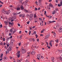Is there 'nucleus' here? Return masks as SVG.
<instances>
[{
    "label": "nucleus",
    "mask_w": 62,
    "mask_h": 62,
    "mask_svg": "<svg viewBox=\"0 0 62 62\" xmlns=\"http://www.w3.org/2000/svg\"><path fill=\"white\" fill-rule=\"evenodd\" d=\"M32 41H33V42H34V41H35V39H34V38L32 39Z\"/></svg>",
    "instance_id": "473e14b6"
},
{
    "label": "nucleus",
    "mask_w": 62,
    "mask_h": 62,
    "mask_svg": "<svg viewBox=\"0 0 62 62\" xmlns=\"http://www.w3.org/2000/svg\"><path fill=\"white\" fill-rule=\"evenodd\" d=\"M32 38H31L29 39V40L30 41L32 42Z\"/></svg>",
    "instance_id": "b1692460"
},
{
    "label": "nucleus",
    "mask_w": 62,
    "mask_h": 62,
    "mask_svg": "<svg viewBox=\"0 0 62 62\" xmlns=\"http://www.w3.org/2000/svg\"><path fill=\"white\" fill-rule=\"evenodd\" d=\"M20 57V54H18L17 57L19 58V57Z\"/></svg>",
    "instance_id": "4be33fe9"
},
{
    "label": "nucleus",
    "mask_w": 62,
    "mask_h": 62,
    "mask_svg": "<svg viewBox=\"0 0 62 62\" xmlns=\"http://www.w3.org/2000/svg\"><path fill=\"white\" fill-rule=\"evenodd\" d=\"M29 19L31 21L32 20V17H29Z\"/></svg>",
    "instance_id": "aec40b11"
},
{
    "label": "nucleus",
    "mask_w": 62,
    "mask_h": 62,
    "mask_svg": "<svg viewBox=\"0 0 62 62\" xmlns=\"http://www.w3.org/2000/svg\"><path fill=\"white\" fill-rule=\"evenodd\" d=\"M2 24H1L0 25V28H2Z\"/></svg>",
    "instance_id": "72a5a7b5"
},
{
    "label": "nucleus",
    "mask_w": 62,
    "mask_h": 62,
    "mask_svg": "<svg viewBox=\"0 0 62 62\" xmlns=\"http://www.w3.org/2000/svg\"><path fill=\"white\" fill-rule=\"evenodd\" d=\"M18 26H20V24L19 23L18 24Z\"/></svg>",
    "instance_id": "052dcab7"
},
{
    "label": "nucleus",
    "mask_w": 62,
    "mask_h": 62,
    "mask_svg": "<svg viewBox=\"0 0 62 62\" xmlns=\"http://www.w3.org/2000/svg\"><path fill=\"white\" fill-rule=\"evenodd\" d=\"M3 41H5V38H3Z\"/></svg>",
    "instance_id": "49530a36"
},
{
    "label": "nucleus",
    "mask_w": 62,
    "mask_h": 62,
    "mask_svg": "<svg viewBox=\"0 0 62 62\" xmlns=\"http://www.w3.org/2000/svg\"><path fill=\"white\" fill-rule=\"evenodd\" d=\"M49 6H50V7H51V8H54V6H53V5L51 4V3H50L49 4Z\"/></svg>",
    "instance_id": "1a4fd4ad"
},
{
    "label": "nucleus",
    "mask_w": 62,
    "mask_h": 62,
    "mask_svg": "<svg viewBox=\"0 0 62 62\" xmlns=\"http://www.w3.org/2000/svg\"><path fill=\"white\" fill-rule=\"evenodd\" d=\"M21 51L23 54H24V53H25V50H24L23 49L21 48Z\"/></svg>",
    "instance_id": "f257e3e1"
},
{
    "label": "nucleus",
    "mask_w": 62,
    "mask_h": 62,
    "mask_svg": "<svg viewBox=\"0 0 62 62\" xmlns=\"http://www.w3.org/2000/svg\"><path fill=\"white\" fill-rule=\"evenodd\" d=\"M8 13H9L10 12V10H9L8 11Z\"/></svg>",
    "instance_id": "8fccbe9b"
},
{
    "label": "nucleus",
    "mask_w": 62,
    "mask_h": 62,
    "mask_svg": "<svg viewBox=\"0 0 62 62\" xmlns=\"http://www.w3.org/2000/svg\"><path fill=\"white\" fill-rule=\"evenodd\" d=\"M56 13V12L55 11V10H54L53 12L52 13V14L54 15V14Z\"/></svg>",
    "instance_id": "f8f14e48"
},
{
    "label": "nucleus",
    "mask_w": 62,
    "mask_h": 62,
    "mask_svg": "<svg viewBox=\"0 0 62 62\" xmlns=\"http://www.w3.org/2000/svg\"><path fill=\"white\" fill-rule=\"evenodd\" d=\"M20 53V51H17V53H16V54H19Z\"/></svg>",
    "instance_id": "412c9836"
},
{
    "label": "nucleus",
    "mask_w": 62,
    "mask_h": 62,
    "mask_svg": "<svg viewBox=\"0 0 62 62\" xmlns=\"http://www.w3.org/2000/svg\"><path fill=\"white\" fill-rule=\"evenodd\" d=\"M44 32V31H41V33H43Z\"/></svg>",
    "instance_id": "69168bd1"
},
{
    "label": "nucleus",
    "mask_w": 62,
    "mask_h": 62,
    "mask_svg": "<svg viewBox=\"0 0 62 62\" xmlns=\"http://www.w3.org/2000/svg\"><path fill=\"white\" fill-rule=\"evenodd\" d=\"M9 25H10V24H11V26H13V25H14V23L13 22H12L11 23V22H9Z\"/></svg>",
    "instance_id": "7ed1b4c3"
},
{
    "label": "nucleus",
    "mask_w": 62,
    "mask_h": 62,
    "mask_svg": "<svg viewBox=\"0 0 62 62\" xmlns=\"http://www.w3.org/2000/svg\"><path fill=\"white\" fill-rule=\"evenodd\" d=\"M9 43H8L7 45V46H8V47H9Z\"/></svg>",
    "instance_id": "4c0bfd02"
},
{
    "label": "nucleus",
    "mask_w": 62,
    "mask_h": 62,
    "mask_svg": "<svg viewBox=\"0 0 62 62\" xmlns=\"http://www.w3.org/2000/svg\"><path fill=\"white\" fill-rule=\"evenodd\" d=\"M45 12V13L44 14V15H45V14H46V11H44Z\"/></svg>",
    "instance_id": "37998d69"
},
{
    "label": "nucleus",
    "mask_w": 62,
    "mask_h": 62,
    "mask_svg": "<svg viewBox=\"0 0 62 62\" xmlns=\"http://www.w3.org/2000/svg\"><path fill=\"white\" fill-rule=\"evenodd\" d=\"M10 32H12V29H11L10 30Z\"/></svg>",
    "instance_id": "c9c22d12"
},
{
    "label": "nucleus",
    "mask_w": 62,
    "mask_h": 62,
    "mask_svg": "<svg viewBox=\"0 0 62 62\" xmlns=\"http://www.w3.org/2000/svg\"><path fill=\"white\" fill-rule=\"evenodd\" d=\"M36 31H34L33 33V34H36Z\"/></svg>",
    "instance_id": "58836bf2"
},
{
    "label": "nucleus",
    "mask_w": 62,
    "mask_h": 62,
    "mask_svg": "<svg viewBox=\"0 0 62 62\" xmlns=\"http://www.w3.org/2000/svg\"><path fill=\"white\" fill-rule=\"evenodd\" d=\"M6 14H9V13L8 12H6Z\"/></svg>",
    "instance_id": "3c124183"
},
{
    "label": "nucleus",
    "mask_w": 62,
    "mask_h": 62,
    "mask_svg": "<svg viewBox=\"0 0 62 62\" xmlns=\"http://www.w3.org/2000/svg\"><path fill=\"white\" fill-rule=\"evenodd\" d=\"M25 32L26 33H27V31H25Z\"/></svg>",
    "instance_id": "0e129e2a"
},
{
    "label": "nucleus",
    "mask_w": 62,
    "mask_h": 62,
    "mask_svg": "<svg viewBox=\"0 0 62 62\" xmlns=\"http://www.w3.org/2000/svg\"><path fill=\"white\" fill-rule=\"evenodd\" d=\"M52 61V62H54V57H52L51 58Z\"/></svg>",
    "instance_id": "0eeeda50"
},
{
    "label": "nucleus",
    "mask_w": 62,
    "mask_h": 62,
    "mask_svg": "<svg viewBox=\"0 0 62 62\" xmlns=\"http://www.w3.org/2000/svg\"><path fill=\"white\" fill-rule=\"evenodd\" d=\"M26 16L27 17H28V16H29V15H28V14H27L26 15Z\"/></svg>",
    "instance_id": "e433bc0d"
},
{
    "label": "nucleus",
    "mask_w": 62,
    "mask_h": 62,
    "mask_svg": "<svg viewBox=\"0 0 62 62\" xmlns=\"http://www.w3.org/2000/svg\"><path fill=\"white\" fill-rule=\"evenodd\" d=\"M37 41H38V42H39V39H37Z\"/></svg>",
    "instance_id": "6e6d98bb"
},
{
    "label": "nucleus",
    "mask_w": 62,
    "mask_h": 62,
    "mask_svg": "<svg viewBox=\"0 0 62 62\" xmlns=\"http://www.w3.org/2000/svg\"><path fill=\"white\" fill-rule=\"evenodd\" d=\"M27 23L28 24H29V22H27Z\"/></svg>",
    "instance_id": "774afa93"
},
{
    "label": "nucleus",
    "mask_w": 62,
    "mask_h": 62,
    "mask_svg": "<svg viewBox=\"0 0 62 62\" xmlns=\"http://www.w3.org/2000/svg\"><path fill=\"white\" fill-rule=\"evenodd\" d=\"M62 31V27H61L59 29V32L60 33Z\"/></svg>",
    "instance_id": "f03ea898"
},
{
    "label": "nucleus",
    "mask_w": 62,
    "mask_h": 62,
    "mask_svg": "<svg viewBox=\"0 0 62 62\" xmlns=\"http://www.w3.org/2000/svg\"><path fill=\"white\" fill-rule=\"evenodd\" d=\"M28 2V0H26L25 1V2L27 3Z\"/></svg>",
    "instance_id": "c85d7f7f"
},
{
    "label": "nucleus",
    "mask_w": 62,
    "mask_h": 62,
    "mask_svg": "<svg viewBox=\"0 0 62 62\" xmlns=\"http://www.w3.org/2000/svg\"><path fill=\"white\" fill-rule=\"evenodd\" d=\"M36 17H37V16H36V14H35L34 16V18H36Z\"/></svg>",
    "instance_id": "6ab92c4d"
},
{
    "label": "nucleus",
    "mask_w": 62,
    "mask_h": 62,
    "mask_svg": "<svg viewBox=\"0 0 62 62\" xmlns=\"http://www.w3.org/2000/svg\"><path fill=\"white\" fill-rule=\"evenodd\" d=\"M14 21V20H11V22H13V21Z\"/></svg>",
    "instance_id": "864d4df0"
},
{
    "label": "nucleus",
    "mask_w": 62,
    "mask_h": 62,
    "mask_svg": "<svg viewBox=\"0 0 62 62\" xmlns=\"http://www.w3.org/2000/svg\"><path fill=\"white\" fill-rule=\"evenodd\" d=\"M53 34L54 36H55L56 35V33H55L54 32H53Z\"/></svg>",
    "instance_id": "393cba45"
},
{
    "label": "nucleus",
    "mask_w": 62,
    "mask_h": 62,
    "mask_svg": "<svg viewBox=\"0 0 62 62\" xmlns=\"http://www.w3.org/2000/svg\"><path fill=\"white\" fill-rule=\"evenodd\" d=\"M3 58L4 59V60H7V57H4Z\"/></svg>",
    "instance_id": "a878e982"
},
{
    "label": "nucleus",
    "mask_w": 62,
    "mask_h": 62,
    "mask_svg": "<svg viewBox=\"0 0 62 62\" xmlns=\"http://www.w3.org/2000/svg\"><path fill=\"white\" fill-rule=\"evenodd\" d=\"M31 31H29V35H30V34H31Z\"/></svg>",
    "instance_id": "c03bdc74"
},
{
    "label": "nucleus",
    "mask_w": 62,
    "mask_h": 62,
    "mask_svg": "<svg viewBox=\"0 0 62 62\" xmlns=\"http://www.w3.org/2000/svg\"><path fill=\"white\" fill-rule=\"evenodd\" d=\"M24 10L25 12V13H28V12H29V11L27 10L24 9Z\"/></svg>",
    "instance_id": "9b49d317"
},
{
    "label": "nucleus",
    "mask_w": 62,
    "mask_h": 62,
    "mask_svg": "<svg viewBox=\"0 0 62 62\" xmlns=\"http://www.w3.org/2000/svg\"><path fill=\"white\" fill-rule=\"evenodd\" d=\"M55 1L56 3H58V0H56Z\"/></svg>",
    "instance_id": "ea45409f"
},
{
    "label": "nucleus",
    "mask_w": 62,
    "mask_h": 62,
    "mask_svg": "<svg viewBox=\"0 0 62 62\" xmlns=\"http://www.w3.org/2000/svg\"><path fill=\"white\" fill-rule=\"evenodd\" d=\"M27 53L28 54H30V52H28Z\"/></svg>",
    "instance_id": "a18cd8bd"
},
{
    "label": "nucleus",
    "mask_w": 62,
    "mask_h": 62,
    "mask_svg": "<svg viewBox=\"0 0 62 62\" xmlns=\"http://www.w3.org/2000/svg\"><path fill=\"white\" fill-rule=\"evenodd\" d=\"M41 1H42V0H39V4H40V3H41Z\"/></svg>",
    "instance_id": "a211bd4d"
},
{
    "label": "nucleus",
    "mask_w": 62,
    "mask_h": 62,
    "mask_svg": "<svg viewBox=\"0 0 62 62\" xmlns=\"http://www.w3.org/2000/svg\"><path fill=\"white\" fill-rule=\"evenodd\" d=\"M7 24H9V21H8L7 22Z\"/></svg>",
    "instance_id": "e2e57ef3"
},
{
    "label": "nucleus",
    "mask_w": 62,
    "mask_h": 62,
    "mask_svg": "<svg viewBox=\"0 0 62 62\" xmlns=\"http://www.w3.org/2000/svg\"><path fill=\"white\" fill-rule=\"evenodd\" d=\"M52 23H53L55 22V21H52Z\"/></svg>",
    "instance_id": "de8ad7c7"
},
{
    "label": "nucleus",
    "mask_w": 62,
    "mask_h": 62,
    "mask_svg": "<svg viewBox=\"0 0 62 62\" xmlns=\"http://www.w3.org/2000/svg\"><path fill=\"white\" fill-rule=\"evenodd\" d=\"M49 23H52V22L50 21H48L47 23H49Z\"/></svg>",
    "instance_id": "c756f323"
},
{
    "label": "nucleus",
    "mask_w": 62,
    "mask_h": 62,
    "mask_svg": "<svg viewBox=\"0 0 62 62\" xmlns=\"http://www.w3.org/2000/svg\"><path fill=\"white\" fill-rule=\"evenodd\" d=\"M11 46H10L9 47L8 49L9 51H11L12 50V49L11 48Z\"/></svg>",
    "instance_id": "9d476101"
},
{
    "label": "nucleus",
    "mask_w": 62,
    "mask_h": 62,
    "mask_svg": "<svg viewBox=\"0 0 62 62\" xmlns=\"http://www.w3.org/2000/svg\"><path fill=\"white\" fill-rule=\"evenodd\" d=\"M15 8L17 10H20V9H21L20 7H18L17 8Z\"/></svg>",
    "instance_id": "423d86ee"
},
{
    "label": "nucleus",
    "mask_w": 62,
    "mask_h": 62,
    "mask_svg": "<svg viewBox=\"0 0 62 62\" xmlns=\"http://www.w3.org/2000/svg\"><path fill=\"white\" fill-rule=\"evenodd\" d=\"M13 15L14 16H15V15H18V13H13Z\"/></svg>",
    "instance_id": "6e6552de"
},
{
    "label": "nucleus",
    "mask_w": 62,
    "mask_h": 62,
    "mask_svg": "<svg viewBox=\"0 0 62 62\" xmlns=\"http://www.w3.org/2000/svg\"><path fill=\"white\" fill-rule=\"evenodd\" d=\"M49 36H50L49 35H48L45 36V39H48L49 38Z\"/></svg>",
    "instance_id": "20e7f679"
},
{
    "label": "nucleus",
    "mask_w": 62,
    "mask_h": 62,
    "mask_svg": "<svg viewBox=\"0 0 62 62\" xmlns=\"http://www.w3.org/2000/svg\"><path fill=\"white\" fill-rule=\"evenodd\" d=\"M58 7H60V5L59 4H58Z\"/></svg>",
    "instance_id": "13d9d810"
},
{
    "label": "nucleus",
    "mask_w": 62,
    "mask_h": 62,
    "mask_svg": "<svg viewBox=\"0 0 62 62\" xmlns=\"http://www.w3.org/2000/svg\"><path fill=\"white\" fill-rule=\"evenodd\" d=\"M35 53H36V52L32 51L31 52V54H32L33 55L34 54H35Z\"/></svg>",
    "instance_id": "ddd939ff"
},
{
    "label": "nucleus",
    "mask_w": 62,
    "mask_h": 62,
    "mask_svg": "<svg viewBox=\"0 0 62 62\" xmlns=\"http://www.w3.org/2000/svg\"><path fill=\"white\" fill-rule=\"evenodd\" d=\"M33 16H34V15H33L32 14H31L30 15V17H33Z\"/></svg>",
    "instance_id": "f3484780"
},
{
    "label": "nucleus",
    "mask_w": 62,
    "mask_h": 62,
    "mask_svg": "<svg viewBox=\"0 0 62 62\" xmlns=\"http://www.w3.org/2000/svg\"><path fill=\"white\" fill-rule=\"evenodd\" d=\"M21 42L19 43H18V45H19V46H21Z\"/></svg>",
    "instance_id": "2f4dec72"
},
{
    "label": "nucleus",
    "mask_w": 62,
    "mask_h": 62,
    "mask_svg": "<svg viewBox=\"0 0 62 62\" xmlns=\"http://www.w3.org/2000/svg\"><path fill=\"white\" fill-rule=\"evenodd\" d=\"M19 3H21V4H22V1H19Z\"/></svg>",
    "instance_id": "a19ab883"
},
{
    "label": "nucleus",
    "mask_w": 62,
    "mask_h": 62,
    "mask_svg": "<svg viewBox=\"0 0 62 62\" xmlns=\"http://www.w3.org/2000/svg\"><path fill=\"white\" fill-rule=\"evenodd\" d=\"M37 57H39V58H40V55L39 54H38L37 56Z\"/></svg>",
    "instance_id": "2eb2a0df"
},
{
    "label": "nucleus",
    "mask_w": 62,
    "mask_h": 62,
    "mask_svg": "<svg viewBox=\"0 0 62 62\" xmlns=\"http://www.w3.org/2000/svg\"><path fill=\"white\" fill-rule=\"evenodd\" d=\"M20 8L21 9V10H23V9H24V8L23 7V6L22 5L20 6Z\"/></svg>",
    "instance_id": "39448f33"
},
{
    "label": "nucleus",
    "mask_w": 62,
    "mask_h": 62,
    "mask_svg": "<svg viewBox=\"0 0 62 62\" xmlns=\"http://www.w3.org/2000/svg\"><path fill=\"white\" fill-rule=\"evenodd\" d=\"M12 58H13V57H11V56H10V59H12Z\"/></svg>",
    "instance_id": "603ef678"
},
{
    "label": "nucleus",
    "mask_w": 62,
    "mask_h": 62,
    "mask_svg": "<svg viewBox=\"0 0 62 62\" xmlns=\"http://www.w3.org/2000/svg\"><path fill=\"white\" fill-rule=\"evenodd\" d=\"M55 40L57 43H58V41H59L58 39H57L56 40Z\"/></svg>",
    "instance_id": "dca6fc26"
},
{
    "label": "nucleus",
    "mask_w": 62,
    "mask_h": 62,
    "mask_svg": "<svg viewBox=\"0 0 62 62\" xmlns=\"http://www.w3.org/2000/svg\"><path fill=\"white\" fill-rule=\"evenodd\" d=\"M3 43H2V42H1L0 43V45H3Z\"/></svg>",
    "instance_id": "680f3d73"
},
{
    "label": "nucleus",
    "mask_w": 62,
    "mask_h": 62,
    "mask_svg": "<svg viewBox=\"0 0 62 62\" xmlns=\"http://www.w3.org/2000/svg\"><path fill=\"white\" fill-rule=\"evenodd\" d=\"M22 14H20L19 15V16L20 17H22Z\"/></svg>",
    "instance_id": "f704fd0d"
},
{
    "label": "nucleus",
    "mask_w": 62,
    "mask_h": 62,
    "mask_svg": "<svg viewBox=\"0 0 62 62\" xmlns=\"http://www.w3.org/2000/svg\"><path fill=\"white\" fill-rule=\"evenodd\" d=\"M49 45L51 46V47H52V43H49Z\"/></svg>",
    "instance_id": "cd10ccee"
},
{
    "label": "nucleus",
    "mask_w": 62,
    "mask_h": 62,
    "mask_svg": "<svg viewBox=\"0 0 62 62\" xmlns=\"http://www.w3.org/2000/svg\"><path fill=\"white\" fill-rule=\"evenodd\" d=\"M13 31V33L14 34V33H15L16 31V30H15L14 31Z\"/></svg>",
    "instance_id": "5701e85b"
},
{
    "label": "nucleus",
    "mask_w": 62,
    "mask_h": 62,
    "mask_svg": "<svg viewBox=\"0 0 62 62\" xmlns=\"http://www.w3.org/2000/svg\"><path fill=\"white\" fill-rule=\"evenodd\" d=\"M35 10H38V8H35Z\"/></svg>",
    "instance_id": "09e8293b"
},
{
    "label": "nucleus",
    "mask_w": 62,
    "mask_h": 62,
    "mask_svg": "<svg viewBox=\"0 0 62 62\" xmlns=\"http://www.w3.org/2000/svg\"><path fill=\"white\" fill-rule=\"evenodd\" d=\"M6 44L4 42L3 43V45H6Z\"/></svg>",
    "instance_id": "4d7b16f0"
},
{
    "label": "nucleus",
    "mask_w": 62,
    "mask_h": 62,
    "mask_svg": "<svg viewBox=\"0 0 62 62\" xmlns=\"http://www.w3.org/2000/svg\"><path fill=\"white\" fill-rule=\"evenodd\" d=\"M22 17L23 18L25 17V14H22Z\"/></svg>",
    "instance_id": "4468645a"
},
{
    "label": "nucleus",
    "mask_w": 62,
    "mask_h": 62,
    "mask_svg": "<svg viewBox=\"0 0 62 62\" xmlns=\"http://www.w3.org/2000/svg\"><path fill=\"white\" fill-rule=\"evenodd\" d=\"M11 33H9V36H11Z\"/></svg>",
    "instance_id": "338daca9"
},
{
    "label": "nucleus",
    "mask_w": 62,
    "mask_h": 62,
    "mask_svg": "<svg viewBox=\"0 0 62 62\" xmlns=\"http://www.w3.org/2000/svg\"><path fill=\"white\" fill-rule=\"evenodd\" d=\"M5 12V10H4V9H3L2 10V12H3V13H4V12Z\"/></svg>",
    "instance_id": "bb28decb"
},
{
    "label": "nucleus",
    "mask_w": 62,
    "mask_h": 62,
    "mask_svg": "<svg viewBox=\"0 0 62 62\" xmlns=\"http://www.w3.org/2000/svg\"><path fill=\"white\" fill-rule=\"evenodd\" d=\"M60 60L61 61H62V58H61V57H60Z\"/></svg>",
    "instance_id": "79ce46f5"
},
{
    "label": "nucleus",
    "mask_w": 62,
    "mask_h": 62,
    "mask_svg": "<svg viewBox=\"0 0 62 62\" xmlns=\"http://www.w3.org/2000/svg\"><path fill=\"white\" fill-rule=\"evenodd\" d=\"M35 36L36 37V38H38V35H37V34H36L35 35Z\"/></svg>",
    "instance_id": "7c9ffc66"
},
{
    "label": "nucleus",
    "mask_w": 62,
    "mask_h": 62,
    "mask_svg": "<svg viewBox=\"0 0 62 62\" xmlns=\"http://www.w3.org/2000/svg\"><path fill=\"white\" fill-rule=\"evenodd\" d=\"M10 8H12V7H13V6H12V5H11L10 6Z\"/></svg>",
    "instance_id": "bf43d9fd"
},
{
    "label": "nucleus",
    "mask_w": 62,
    "mask_h": 62,
    "mask_svg": "<svg viewBox=\"0 0 62 62\" xmlns=\"http://www.w3.org/2000/svg\"><path fill=\"white\" fill-rule=\"evenodd\" d=\"M61 1L60 3L61 4H62V0H60Z\"/></svg>",
    "instance_id": "5fc2aeb1"
}]
</instances>
